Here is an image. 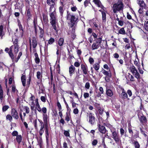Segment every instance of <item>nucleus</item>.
Listing matches in <instances>:
<instances>
[{"label":"nucleus","instance_id":"1","mask_svg":"<svg viewBox=\"0 0 148 148\" xmlns=\"http://www.w3.org/2000/svg\"><path fill=\"white\" fill-rule=\"evenodd\" d=\"M124 8V4L121 0H119L118 2L114 4L113 6V12L115 13L117 12L122 11Z\"/></svg>","mask_w":148,"mask_h":148},{"label":"nucleus","instance_id":"2","mask_svg":"<svg viewBox=\"0 0 148 148\" xmlns=\"http://www.w3.org/2000/svg\"><path fill=\"white\" fill-rule=\"evenodd\" d=\"M50 23L53 29L56 31H57V28L56 26L57 24V21L55 15V12H52L50 15Z\"/></svg>","mask_w":148,"mask_h":148},{"label":"nucleus","instance_id":"3","mask_svg":"<svg viewBox=\"0 0 148 148\" xmlns=\"http://www.w3.org/2000/svg\"><path fill=\"white\" fill-rule=\"evenodd\" d=\"M67 19L70 20L71 27H73L75 25H76L77 23V21L78 18H76L74 16L71 14L69 13V11H67Z\"/></svg>","mask_w":148,"mask_h":148},{"label":"nucleus","instance_id":"4","mask_svg":"<svg viewBox=\"0 0 148 148\" xmlns=\"http://www.w3.org/2000/svg\"><path fill=\"white\" fill-rule=\"evenodd\" d=\"M138 116L140 121L143 125H146L147 123V120L146 117L142 113H138Z\"/></svg>","mask_w":148,"mask_h":148},{"label":"nucleus","instance_id":"5","mask_svg":"<svg viewBox=\"0 0 148 148\" xmlns=\"http://www.w3.org/2000/svg\"><path fill=\"white\" fill-rule=\"evenodd\" d=\"M18 39H15L14 41H13V45L11 46H13V47H12V49L14 48V52L15 54H16L18 51L19 46L18 45Z\"/></svg>","mask_w":148,"mask_h":148},{"label":"nucleus","instance_id":"6","mask_svg":"<svg viewBox=\"0 0 148 148\" xmlns=\"http://www.w3.org/2000/svg\"><path fill=\"white\" fill-rule=\"evenodd\" d=\"M112 138L114 140L116 143H119L120 140V138L118 133L116 131H114L112 133Z\"/></svg>","mask_w":148,"mask_h":148},{"label":"nucleus","instance_id":"7","mask_svg":"<svg viewBox=\"0 0 148 148\" xmlns=\"http://www.w3.org/2000/svg\"><path fill=\"white\" fill-rule=\"evenodd\" d=\"M88 116L89 117V122L92 125H93L94 124L95 122V118L93 116V114L91 113L89 114L88 113Z\"/></svg>","mask_w":148,"mask_h":148},{"label":"nucleus","instance_id":"8","mask_svg":"<svg viewBox=\"0 0 148 148\" xmlns=\"http://www.w3.org/2000/svg\"><path fill=\"white\" fill-rule=\"evenodd\" d=\"M11 114L12 116L15 119H18V113L14 108L12 109Z\"/></svg>","mask_w":148,"mask_h":148},{"label":"nucleus","instance_id":"9","mask_svg":"<svg viewBox=\"0 0 148 148\" xmlns=\"http://www.w3.org/2000/svg\"><path fill=\"white\" fill-rule=\"evenodd\" d=\"M81 66L83 73L85 75L87 74V71L88 70L87 66L84 64H81Z\"/></svg>","mask_w":148,"mask_h":148},{"label":"nucleus","instance_id":"10","mask_svg":"<svg viewBox=\"0 0 148 148\" xmlns=\"http://www.w3.org/2000/svg\"><path fill=\"white\" fill-rule=\"evenodd\" d=\"M75 70V67L72 65H71L69 68V72L70 76H72L74 73Z\"/></svg>","mask_w":148,"mask_h":148},{"label":"nucleus","instance_id":"11","mask_svg":"<svg viewBox=\"0 0 148 148\" xmlns=\"http://www.w3.org/2000/svg\"><path fill=\"white\" fill-rule=\"evenodd\" d=\"M99 131L103 134L106 133V130L105 127L103 125H101L99 124Z\"/></svg>","mask_w":148,"mask_h":148},{"label":"nucleus","instance_id":"12","mask_svg":"<svg viewBox=\"0 0 148 148\" xmlns=\"http://www.w3.org/2000/svg\"><path fill=\"white\" fill-rule=\"evenodd\" d=\"M38 28L39 30V36L40 38H42L43 37L44 34V30L41 27L39 26H38Z\"/></svg>","mask_w":148,"mask_h":148},{"label":"nucleus","instance_id":"13","mask_svg":"<svg viewBox=\"0 0 148 148\" xmlns=\"http://www.w3.org/2000/svg\"><path fill=\"white\" fill-rule=\"evenodd\" d=\"M93 2L99 7H100L101 8H103V6L102 5L99 0H93Z\"/></svg>","mask_w":148,"mask_h":148},{"label":"nucleus","instance_id":"14","mask_svg":"<svg viewBox=\"0 0 148 148\" xmlns=\"http://www.w3.org/2000/svg\"><path fill=\"white\" fill-rule=\"evenodd\" d=\"M76 74L74 79L75 81H77L80 78V75L81 74V72H80L79 69H78L76 73Z\"/></svg>","mask_w":148,"mask_h":148},{"label":"nucleus","instance_id":"15","mask_svg":"<svg viewBox=\"0 0 148 148\" xmlns=\"http://www.w3.org/2000/svg\"><path fill=\"white\" fill-rule=\"evenodd\" d=\"M12 47L13 46L10 47V51L8 52V53L10 56L12 60V61L14 62V54L12 53Z\"/></svg>","mask_w":148,"mask_h":148},{"label":"nucleus","instance_id":"16","mask_svg":"<svg viewBox=\"0 0 148 148\" xmlns=\"http://www.w3.org/2000/svg\"><path fill=\"white\" fill-rule=\"evenodd\" d=\"M32 46L33 48L35 49L37 46V42L35 37H34L32 38Z\"/></svg>","mask_w":148,"mask_h":148},{"label":"nucleus","instance_id":"17","mask_svg":"<svg viewBox=\"0 0 148 148\" xmlns=\"http://www.w3.org/2000/svg\"><path fill=\"white\" fill-rule=\"evenodd\" d=\"M55 3H50V5H50V7L49 8V12H54L55 10V8L54 7V5H55Z\"/></svg>","mask_w":148,"mask_h":148},{"label":"nucleus","instance_id":"18","mask_svg":"<svg viewBox=\"0 0 148 148\" xmlns=\"http://www.w3.org/2000/svg\"><path fill=\"white\" fill-rule=\"evenodd\" d=\"M138 1V3L140 6L143 8L145 7L146 5L143 0H137Z\"/></svg>","mask_w":148,"mask_h":148},{"label":"nucleus","instance_id":"19","mask_svg":"<svg viewBox=\"0 0 148 148\" xmlns=\"http://www.w3.org/2000/svg\"><path fill=\"white\" fill-rule=\"evenodd\" d=\"M43 20L44 22L45 25L47 24L48 22L47 16L45 14H42Z\"/></svg>","mask_w":148,"mask_h":148},{"label":"nucleus","instance_id":"20","mask_svg":"<svg viewBox=\"0 0 148 148\" xmlns=\"http://www.w3.org/2000/svg\"><path fill=\"white\" fill-rule=\"evenodd\" d=\"M3 98V91L2 89V88L1 85H0V100L1 102H2Z\"/></svg>","mask_w":148,"mask_h":148},{"label":"nucleus","instance_id":"21","mask_svg":"<svg viewBox=\"0 0 148 148\" xmlns=\"http://www.w3.org/2000/svg\"><path fill=\"white\" fill-rule=\"evenodd\" d=\"M21 81L23 86L26 85V76L25 75H23L21 77Z\"/></svg>","mask_w":148,"mask_h":148},{"label":"nucleus","instance_id":"22","mask_svg":"<svg viewBox=\"0 0 148 148\" xmlns=\"http://www.w3.org/2000/svg\"><path fill=\"white\" fill-rule=\"evenodd\" d=\"M36 108L37 109V110L38 112H40L41 111V110L38 102V99H36Z\"/></svg>","mask_w":148,"mask_h":148},{"label":"nucleus","instance_id":"23","mask_svg":"<svg viewBox=\"0 0 148 148\" xmlns=\"http://www.w3.org/2000/svg\"><path fill=\"white\" fill-rule=\"evenodd\" d=\"M130 69L131 72L133 74H134V73L137 71V70L136 69L133 65L131 66L130 68Z\"/></svg>","mask_w":148,"mask_h":148},{"label":"nucleus","instance_id":"24","mask_svg":"<svg viewBox=\"0 0 148 148\" xmlns=\"http://www.w3.org/2000/svg\"><path fill=\"white\" fill-rule=\"evenodd\" d=\"M106 93L107 95L109 97H111L113 95L112 91L110 89H106Z\"/></svg>","mask_w":148,"mask_h":148},{"label":"nucleus","instance_id":"25","mask_svg":"<svg viewBox=\"0 0 148 148\" xmlns=\"http://www.w3.org/2000/svg\"><path fill=\"white\" fill-rule=\"evenodd\" d=\"M22 140V137L21 135H18L17 136L16 138V140L18 144H20Z\"/></svg>","mask_w":148,"mask_h":148},{"label":"nucleus","instance_id":"26","mask_svg":"<svg viewBox=\"0 0 148 148\" xmlns=\"http://www.w3.org/2000/svg\"><path fill=\"white\" fill-rule=\"evenodd\" d=\"M43 120L45 124H47V119L48 117L46 114H43Z\"/></svg>","mask_w":148,"mask_h":148},{"label":"nucleus","instance_id":"27","mask_svg":"<svg viewBox=\"0 0 148 148\" xmlns=\"http://www.w3.org/2000/svg\"><path fill=\"white\" fill-rule=\"evenodd\" d=\"M121 96L122 98L124 99H125L127 98V94L125 91V90L124 89L123 90H122V93L121 94Z\"/></svg>","mask_w":148,"mask_h":148},{"label":"nucleus","instance_id":"28","mask_svg":"<svg viewBox=\"0 0 148 148\" xmlns=\"http://www.w3.org/2000/svg\"><path fill=\"white\" fill-rule=\"evenodd\" d=\"M34 56L35 57V60L36 64H38L40 62V59L38 57V54L37 53H35Z\"/></svg>","mask_w":148,"mask_h":148},{"label":"nucleus","instance_id":"29","mask_svg":"<svg viewBox=\"0 0 148 148\" xmlns=\"http://www.w3.org/2000/svg\"><path fill=\"white\" fill-rule=\"evenodd\" d=\"M100 45L95 43H94L92 45V49L93 50L97 49L99 47Z\"/></svg>","mask_w":148,"mask_h":148},{"label":"nucleus","instance_id":"30","mask_svg":"<svg viewBox=\"0 0 148 148\" xmlns=\"http://www.w3.org/2000/svg\"><path fill=\"white\" fill-rule=\"evenodd\" d=\"M133 144L135 147V148H140V145L137 141H134V142L133 143Z\"/></svg>","mask_w":148,"mask_h":148},{"label":"nucleus","instance_id":"31","mask_svg":"<svg viewBox=\"0 0 148 148\" xmlns=\"http://www.w3.org/2000/svg\"><path fill=\"white\" fill-rule=\"evenodd\" d=\"M103 73L105 75H106V76H108L109 77H111L112 75L111 73L109 71V72L107 71L104 70L103 71Z\"/></svg>","mask_w":148,"mask_h":148},{"label":"nucleus","instance_id":"32","mask_svg":"<svg viewBox=\"0 0 148 148\" xmlns=\"http://www.w3.org/2000/svg\"><path fill=\"white\" fill-rule=\"evenodd\" d=\"M70 98L71 99H72V100L70 101V102L72 104V107L73 108H74L76 107V105L78 104L74 102V100L72 97H70Z\"/></svg>","mask_w":148,"mask_h":148},{"label":"nucleus","instance_id":"33","mask_svg":"<svg viewBox=\"0 0 148 148\" xmlns=\"http://www.w3.org/2000/svg\"><path fill=\"white\" fill-rule=\"evenodd\" d=\"M102 14L103 21L105 22L106 21V14L104 12H102Z\"/></svg>","mask_w":148,"mask_h":148},{"label":"nucleus","instance_id":"34","mask_svg":"<svg viewBox=\"0 0 148 148\" xmlns=\"http://www.w3.org/2000/svg\"><path fill=\"white\" fill-rule=\"evenodd\" d=\"M44 125H41L40 129V130L39 132L40 136H41L42 134L44 132Z\"/></svg>","mask_w":148,"mask_h":148},{"label":"nucleus","instance_id":"35","mask_svg":"<svg viewBox=\"0 0 148 148\" xmlns=\"http://www.w3.org/2000/svg\"><path fill=\"white\" fill-rule=\"evenodd\" d=\"M64 42V39L62 38H60L58 41V45L60 46H61L63 45V44Z\"/></svg>","mask_w":148,"mask_h":148},{"label":"nucleus","instance_id":"36","mask_svg":"<svg viewBox=\"0 0 148 148\" xmlns=\"http://www.w3.org/2000/svg\"><path fill=\"white\" fill-rule=\"evenodd\" d=\"M37 78L38 79H40L42 77V75L40 71H38L37 72Z\"/></svg>","mask_w":148,"mask_h":148},{"label":"nucleus","instance_id":"37","mask_svg":"<svg viewBox=\"0 0 148 148\" xmlns=\"http://www.w3.org/2000/svg\"><path fill=\"white\" fill-rule=\"evenodd\" d=\"M93 67L96 71H97L99 68V65L97 63L94 64Z\"/></svg>","mask_w":148,"mask_h":148},{"label":"nucleus","instance_id":"38","mask_svg":"<svg viewBox=\"0 0 148 148\" xmlns=\"http://www.w3.org/2000/svg\"><path fill=\"white\" fill-rule=\"evenodd\" d=\"M119 33L121 34H125V32L124 30V28L123 27L120 29L119 30Z\"/></svg>","mask_w":148,"mask_h":148},{"label":"nucleus","instance_id":"39","mask_svg":"<svg viewBox=\"0 0 148 148\" xmlns=\"http://www.w3.org/2000/svg\"><path fill=\"white\" fill-rule=\"evenodd\" d=\"M27 16L28 17V19H30L31 15L30 13V9H28L27 10Z\"/></svg>","mask_w":148,"mask_h":148},{"label":"nucleus","instance_id":"40","mask_svg":"<svg viewBox=\"0 0 148 148\" xmlns=\"http://www.w3.org/2000/svg\"><path fill=\"white\" fill-rule=\"evenodd\" d=\"M54 39L52 38H51L48 40V43L50 45H51L54 42Z\"/></svg>","mask_w":148,"mask_h":148},{"label":"nucleus","instance_id":"41","mask_svg":"<svg viewBox=\"0 0 148 148\" xmlns=\"http://www.w3.org/2000/svg\"><path fill=\"white\" fill-rule=\"evenodd\" d=\"M9 106L7 105H5L3 107L2 111L3 112H5L8 110L9 108Z\"/></svg>","mask_w":148,"mask_h":148},{"label":"nucleus","instance_id":"42","mask_svg":"<svg viewBox=\"0 0 148 148\" xmlns=\"http://www.w3.org/2000/svg\"><path fill=\"white\" fill-rule=\"evenodd\" d=\"M134 138H136L139 137L138 131L136 130V132L134 135H132Z\"/></svg>","mask_w":148,"mask_h":148},{"label":"nucleus","instance_id":"43","mask_svg":"<svg viewBox=\"0 0 148 148\" xmlns=\"http://www.w3.org/2000/svg\"><path fill=\"white\" fill-rule=\"evenodd\" d=\"M59 12L60 13V15L61 16H62L63 14V12H64V10L63 9V8L62 7L60 6L59 8Z\"/></svg>","mask_w":148,"mask_h":148},{"label":"nucleus","instance_id":"44","mask_svg":"<svg viewBox=\"0 0 148 148\" xmlns=\"http://www.w3.org/2000/svg\"><path fill=\"white\" fill-rule=\"evenodd\" d=\"M22 55V53L21 52H20L19 53V54L18 56H17V58H16V59L15 60V61L14 62H17L18 61V60L20 59L21 56Z\"/></svg>","mask_w":148,"mask_h":148},{"label":"nucleus","instance_id":"45","mask_svg":"<svg viewBox=\"0 0 148 148\" xmlns=\"http://www.w3.org/2000/svg\"><path fill=\"white\" fill-rule=\"evenodd\" d=\"M135 77L138 79L140 78V75L138 71L134 74Z\"/></svg>","mask_w":148,"mask_h":148},{"label":"nucleus","instance_id":"46","mask_svg":"<svg viewBox=\"0 0 148 148\" xmlns=\"http://www.w3.org/2000/svg\"><path fill=\"white\" fill-rule=\"evenodd\" d=\"M55 0H47V2L48 5H50V3L55 2Z\"/></svg>","mask_w":148,"mask_h":148},{"label":"nucleus","instance_id":"47","mask_svg":"<svg viewBox=\"0 0 148 148\" xmlns=\"http://www.w3.org/2000/svg\"><path fill=\"white\" fill-rule=\"evenodd\" d=\"M6 118L7 119L9 120V121H11L12 120V118L10 114H8L6 116Z\"/></svg>","mask_w":148,"mask_h":148},{"label":"nucleus","instance_id":"48","mask_svg":"<svg viewBox=\"0 0 148 148\" xmlns=\"http://www.w3.org/2000/svg\"><path fill=\"white\" fill-rule=\"evenodd\" d=\"M3 28V27L2 25L0 26V36H2Z\"/></svg>","mask_w":148,"mask_h":148},{"label":"nucleus","instance_id":"49","mask_svg":"<svg viewBox=\"0 0 148 148\" xmlns=\"http://www.w3.org/2000/svg\"><path fill=\"white\" fill-rule=\"evenodd\" d=\"M101 41L102 38H99L97 40L95 43L98 44L99 45Z\"/></svg>","mask_w":148,"mask_h":148},{"label":"nucleus","instance_id":"50","mask_svg":"<svg viewBox=\"0 0 148 148\" xmlns=\"http://www.w3.org/2000/svg\"><path fill=\"white\" fill-rule=\"evenodd\" d=\"M45 136L46 137V140L47 141H48V137L49 136V133L48 132V131L45 130Z\"/></svg>","mask_w":148,"mask_h":148},{"label":"nucleus","instance_id":"51","mask_svg":"<svg viewBox=\"0 0 148 148\" xmlns=\"http://www.w3.org/2000/svg\"><path fill=\"white\" fill-rule=\"evenodd\" d=\"M24 109L26 110V113L28 114L29 112V109L27 106H25Z\"/></svg>","mask_w":148,"mask_h":148},{"label":"nucleus","instance_id":"52","mask_svg":"<svg viewBox=\"0 0 148 148\" xmlns=\"http://www.w3.org/2000/svg\"><path fill=\"white\" fill-rule=\"evenodd\" d=\"M12 135L13 136H18V132L16 131H14L12 133Z\"/></svg>","mask_w":148,"mask_h":148},{"label":"nucleus","instance_id":"53","mask_svg":"<svg viewBox=\"0 0 148 148\" xmlns=\"http://www.w3.org/2000/svg\"><path fill=\"white\" fill-rule=\"evenodd\" d=\"M97 140L96 139H94L92 142V145L93 146H95L97 144Z\"/></svg>","mask_w":148,"mask_h":148},{"label":"nucleus","instance_id":"54","mask_svg":"<svg viewBox=\"0 0 148 148\" xmlns=\"http://www.w3.org/2000/svg\"><path fill=\"white\" fill-rule=\"evenodd\" d=\"M64 134L66 136H69L70 134L69 131L65 130L64 132Z\"/></svg>","mask_w":148,"mask_h":148},{"label":"nucleus","instance_id":"55","mask_svg":"<svg viewBox=\"0 0 148 148\" xmlns=\"http://www.w3.org/2000/svg\"><path fill=\"white\" fill-rule=\"evenodd\" d=\"M89 62L91 64H93L94 62V60L91 57H90L89 58Z\"/></svg>","mask_w":148,"mask_h":148},{"label":"nucleus","instance_id":"56","mask_svg":"<svg viewBox=\"0 0 148 148\" xmlns=\"http://www.w3.org/2000/svg\"><path fill=\"white\" fill-rule=\"evenodd\" d=\"M65 120L67 122L69 121L70 120V118L67 112L66 113V116L65 118Z\"/></svg>","mask_w":148,"mask_h":148},{"label":"nucleus","instance_id":"57","mask_svg":"<svg viewBox=\"0 0 148 148\" xmlns=\"http://www.w3.org/2000/svg\"><path fill=\"white\" fill-rule=\"evenodd\" d=\"M85 87L86 88H87V89H89L90 87L89 83L88 82L86 83Z\"/></svg>","mask_w":148,"mask_h":148},{"label":"nucleus","instance_id":"58","mask_svg":"<svg viewBox=\"0 0 148 148\" xmlns=\"http://www.w3.org/2000/svg\"><path fill=\"white\" fill-rule=\"evenodd\" d=\"M90 3V1L88 0H86L84 2V5L85 7H86L88 5V4Z\"/></svg>","mask_w":148,"mask_h":148},{"label":"nucleus","instance_id":"59","mask_svg":"<svg viewBox=\"0 0 148 148\" xmlns=\"http://www.w3.org/2000/svg\"><path fill=\"white\" fill-rule=\"evenodd\" d=\"M37 120L36 119L34 121V126L35 128L36 129H37Z\"/></svg>","mask_w":148,"mask_h":148},{"label":"nucleus","instance_id":"60","mask_svg":"<svg viewBox=\"0 0 148 148\" xmlns=\"http://www.w3.org/2000/svg\"><path fill=\"white\" fill-rule=\"evenodd\" d=\"M57 105L59 108V111H60L62 110V107L60 103L59 102L57 103Z\"/></svg>","mask_w":148,"mask_h":148},{"label":"nucleus","instance_id":"61","mask_svg":"<svg viewBox=\"0 0 148 148\" xmlns=\"http://www.w3.org/2000/svg\"><path fill=\"white\" fill-rule=\"evenodd\" d=\"M34 26H36L37 23V19L36 18H35L33 21Z\"/></svg>","mask_w":148,"mask_h":148},{"label":"nucleus","instance_id":"62","mask_svg":"<svg viewBox=\"0 0 148 148\" xmlns=\"http://www.w3.org/2000/svg\"><path fill=\"white\" fill-rule=\"evenodd\" d=\"M113 56L114 58L116 59L118 58L119 57V55L117 53L114 54Z\"/></svg>","mask_w":148,"mask_h":148},{"label":"nucleus","instance_id":"63","mask_svg":"<svg viewBox=\"0 0 148 148\" xmlns=\"http://www.w3.org/2000/svg\"><path fill=\"white\" fill-rule=\"evenodd\" d=\"M120 133L121 134V136H122L123 135L125 131L122 128H121L120 130Z\"/></svg>","mask_w":148,"mask_h":148},{"label":"nucleus","instance_id":"64","mask_svg":"<svg viewBox=\"0 0 148 148\" xmlns=\"http://www.w3.org/2000/svg\"><path fill=\"white\" fill-rule=\"evenodd\" d=\"M146 23L145 24V27L146 29H148V21H147L146 22L145 21Z\"/></svg>","mask_w":148,"mask_h":148}]
</instances>
